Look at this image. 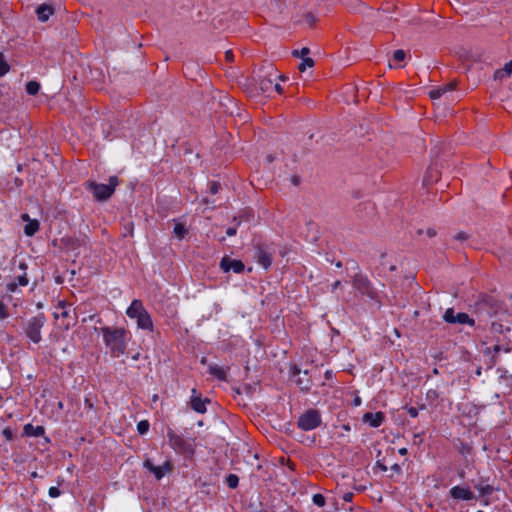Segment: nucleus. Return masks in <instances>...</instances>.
<instances>
[{
	"instance_id": "nucleus-1",
	"label": "nucleus",
	"mask_w": 512,
	"mask_h": 512,
	"mask_svg": "<svg viewBox=\"0 0 512 512\" xmlns=\"http://www.w3.org/2000/svg\"><path fill=\"white\" fill-rule=\"evenodd\" d=\"M100 332L113 357H119L125 353L129 340V332L125 328L105 326L100 328Z\"/></svg>"
},
{
	"instance_id": "nucleus-2",
	"label": "nucleus",
	"mask_w": 512,
	"mask_h": 512,
	"mask_svg": "<svg viewBox=\"0 0 512 512\" xmlns=\"http://www.w3.org/2000/svg\"><path fill=\"white\" fill-rule=\"evenodd\" d=\"M119 182L120 181L117 176H111L108 184H101L94 180H88L84 183V187L87 191L93 194L96 201L103 202L108 200L114 194Z\"/></svg>"
},
{
	"instance_id": "nucleus-3",
	"label": "nucleus",
	"mask_w": 512,
	"mask_h": 512,
	"mask_svg": "<svg viewBox=\"0 0 512 512\" xmlns=\"http://www.w3.org/2000/svg\"><path fill=\"white\" fill-rule=\"evenodd\" d=\"M352 286L361 295L366 296L372 301L380 303L379 293L366 275L356 273L352 278Z\"/></svg>"
},
{
	"instance_id": "nucleus-4",
	"label": "nucleus",
	"mask_w": 512,
	"mask_h": 512,
	"mask_svg": "<svg viewBox=\"0 0 512 512\" xmlns=\"http://www.w3.org/2000/svg\"><path fill=\"white\" fill-rule=\"evenodd\" d=\"M167 438L169 446L177 453L183 455H193L195 445L192 440L185 439L182 435L177 434L174 430L168 429Z\"/></svg>"
},
{
	"instance_id": "nucleus-5",
	"label": "nucleus",
	"mask_w": 512,
	"mask_h": 512,
	"mask_svg": "<svg viewBox=\"0 0 512 512\" xmlns=\"http://www.w3.org/2000/svg\"><path fill=\"white\" fill-rule=\"evenodd\" d=\"M45 322L46 317L43 313H40L27 321L25 325V334L34 343H39L41 341V329Z\"/></svg>"
},
{
	"instance_id": "nucleus-6",
	"label": "nucleus",
	"mask_w": 512,
	"mask_h": 512,
	"mask_svg": "<svg viewBox=\"0 0 512 512\" xmlns=\"http://www.w3.org/2000/svg\"><path fill=\"white\" fill-rule=\"evenodd\" d=\"M321 414L317 409H308L300 415L297 426L303 431L316 429L321 425Z\"/></svg>"
},
{
	"instance_id": "nucleus-7",
	"label": "nucleus",
	"mask_w": 512,
	"mask_h": 512,
	"mask_svg": "<svg viewBox=\"0 0 512 512\" xmlns=\"http://www.w3.org/2000/svg\"><path fill=\"white\" fill-rule=\"evenodd\" d=\"M449 496L454 500L470 501L475 500L474 492L468 486H454L449 490Z\"/></svg>"
},
{
	"instance_id": "nucleus-8",
	"label": "nucleus",
	"mask_w": 512,
	"mask_h": 512,
	"mask_svg": "<svg viewBox=\"0 0 512 512\" xmlns=\"http://www.w3.org/2000/svg\"><path fill=\"white\" fill-rule=\"evenodd\" d=\"M211 401L208 398H202L200 393H197L196 389H192V396L190 399V407L197 413L204 414L206 409V404H209Z\"/></svg>"
},
{
	"instance_id": "nucleus-9",
	"label": "nucleus",
	"mask_w": 512,
	"mask_h": 512,
	"mask_svg": "<svg viewBox=\"0 0 512 512\" xmlns=\"http://www.w3.org/2000/svg\"><path fill=\"white\" fill-rule=\"evenodd\" d=\"M278 78H283V76L278 75L276 70L261 76L259 79V87L262 92L270 95L272 93V85Z\"/></svg>"
},
{
	"instance_id": "nucleus-10",
	"label": "nucleus",
	"mask_w": 512,
	"mask_h": 512,
	"mask_svg": "<svg viewBox=\"0 0 512 512\" xmlns=\"http://www.w3.org/2000/svg\"><path fill=\"white\" fill-rule=\"evenodd\" d=\"M444 320L448 323H460V324H466L469 323L473 325L474 321L470 319L468 314L460 312L455 314L454 309L449 308L444 313Z\"/></svg>"
},
{
	"instance_id": "nucleus-11",
	"label": "nucleus",
	"mask_w": 512,
	"mask_h": 512,
	"mask_svg": "<svg viewBox=\"0 0 512 512\" xmlns=\"http://www.w3.org/2000/svg\"><path fill=\"white\" fill-rule=\"evenodd\" d=\"M220 267L225 272L233 270L235 273H241L245 268L242 261L231 259L228 256H225L221 259Z\"/></svg>"
},
{
	"instance_id": "nucleus-12",
	"label": "nucleus",
	"mask_w": 512,
	"mask_h": 512,
	"mask_svg": "<svg viewBox=\"0 0 512 512\" xmlns=\"http://www.w3.org/2000/svg\"><path fill=\"white\" fill-rule=\"evenodd\" d=\"M144 467L153 473L158 480L165 475V472H170L173 468L172 464L168 461L163 466H155L149 459L144 461Z\"/></svg>"
},
{
	"instance_id": "nucleus-13",
	"label": "nucleus",
	"mask_w": 512,
	"mask_h": 512,
	"mask_svg": "<svg viewBox=\"0 0 512 512\" xmlns=\"http://www.w3.org/2000/svg\"><path fill=\"white\" fill-rule=\"evenodd\" d=\"M147 310L144 308L141 300L135 299L128 307L126 314L131 319H137L140 314L145 313Z\"/></svg>"
},
{
	"instance_id": "nucleus-14",
	"label": "nucleus",
	"mask_w": 512,
	"mask_h": 512,
	"mask_svg": "<svg viewBox=\"0 0 512 512\" xmlns=\"http://www.w3.org/2000/svg\"><path fill=\"white\" fill-rule=\"evenodd\" d=\"M384 419L385 415L380 411L376 413L367 412L363 416L364 422L369 423L370 426L375 428L379 427L384 422Z\"/></svg>"
},
{
	"instance_id": "nucleus-15",
	"label": "nucleus",
	"mask_w": 512,
	"mask_h": 512,
	"mask_svg": "<svg viewBox=\"0 0 512 512\" xmlns=\"http://www.w3.org/2000/svg\"><path fill=\"white\" fill-rule=\"evenodd\" d=\"M255 257L257 259V262L264 268L267 269L268 267L271 266L272 254L267 252L263 247H257Z\"/></svg>"
},
{
	"instance_id": "nucleus-16",
	"label": "nucleus",
	"mask_w": 512,
	"mask_h": 512,
	"mask_svg": "<svg viewBox=\"0 0 512 512\" xmlns=\"http://www.w3.org/2000/svg\"><path fill=\"white\" fill-rule=\"evenodd\" d=\"M138 328L142 330H148L150 332L153 331L154 325L148 311L140 314V316L136 319Z\"/></svg>"
},
{
	"instance_id": "nucleus-17",
	"label": "nucleus",
	"mask_w": 512,
	"mask_h": 512,
	"mask_svg": "<svg viewBox=\"0 0 512 512\" xmlns=\"http://www.w3.org/2000/svg\"><path fill=\"white\" fill-rule=\"evenodd\" d=\"M227 370H229V367L225 369L216 364L209 366V373L220 381H227Z\"/></svg>"
},
{
	"instance_id": "nucleus-18",
	"label": "nucleus",
	"mask_w": 512,
	"mask_h": 512,
	"mask_svg": "<svg viewBox=\"0 0 512 512\" xmlns=\"http://www.w3.org/2000/svg\"><path fill=\"white\" fill-rule=\"evenodd\" d=\"M53 12V8L47 4H42L36 9L38 20L41 22H46Z\"/></svg>"
},
{
	"instance_id": "nucleus-19",
	"label": "nucleus",
	"mask_w": 512,
	"mask_h": 512,
	"mask_svg": "<svg viewBox=\"0 0 512 512\" xmlns=\"http://www.w3.org/2000/svg\"><path fill=\"white\" fill-rule=\"evenodd\" d=\"M45 430L43 426H33L32 424L28 423L23 428V434L25 436H32V437H40L44 435Z\"/></svg>"
},
{
	"instance_id": "nucleus-20",
	"label": "nucleus",
	"mask_w": 512,
	"mask_h": 512,
	"mask_svg": "<svg viewBox=\"0 0 512 512\" xmlns=\"http://www.w3.org/2000/svg\"><path fill=\"white\" fill-rule=\"evenodd\" d=\"M497 490V488L490 484H485V486L478 487L479 496L483 498L482 503L484 505H489L490 501L487 499V497L492 495Z\"/></svg>"
},
{
	"instance_id": "nucleus-21",
	"label": "nucleus",
	"mask_w": 512,
	"mask_h": 512,
	"mask_svg": "<svg viewBox=\"0 0 512 512\" xmlns=\"http://www.w3.org/2000/svg\"><path fill=\"white\" fill-rule=\"evenodd\" d=\"M512 74V60L504 65L503 68L498 69L494 73V79L502 80L503 78L510 77Z\"/></svg>"
},
{
	"instance_id": "nucleus-22",
	"label": "nucleus",
	"mask_w": 512,
	"mask_h": 512,
	"mask_svg": "<svg viewBox=\"0 0 512 512\" xmlns=\"http://www.w3.org/2000/svg\"><path fill=\"white\" fill-rule=\"evenodd\" d=\"M40 228V224L38 220H29V222L24 226V233L26 236H33L35 235Z\"/></svg>"
},
{
	"instance_id": "nucleus-23",
	"label": "nucleus",
	"mask_w": 512,
	"mask_h": 512,
	"mask_svg": "<svg viewBox=\"0 0 512 512\" xmlns=\"http://www.w3.org/2000/svg\"><path fill=\"white\" fill-rule=\"evenodd\" d=\"M57 309L61 310V311L60 312L59 311H55L53 313V316H54L55 319H59L60 317L61 318L69 317V311L66 309V303L64 301H59L58 302Z\"/></svg>"
},
{
	"instance_id": "nucleus-24",
	"label": "nucleus",
	"mask_w": 512,
	"mask_h": 512,
	"mask_svg": "<svg viewBox=\"0 0 512 512\" xmlns=\"http://www.w3.org/2000/svg\"><path fill=\"white\" fill-rule=\"evenodd\" d=\"M39 90H40V84L37 81H29L26 84V92L29 95L34 96V95L38 94Z\"/></svg>"
},
{
	"instance_id": "nucleus-25",
	"label": "nucleus",
	"mask_w": 512,
	"mask_h": 512,
	"mask_svg": "<svg viewBox=\"0 0 512 512\" xmlns=\"http://www.w3.org/2000/svg\"><path fill=\"white\" fill-rule=\"evenodd\" d=\"M174 234L178 239H183L187 234V229L182 223H176L174 226Z\"/></svg>"
},
{
	"instance_id": "nucleus-26",
	"label": "nucleus",
	"mask_w": 512,
	"mask_h": 512,
	"mask_svg": "<svg viewBox=\"0 0 512 512\" xmlns=\"http://www.w3.org/2000/svg\"><path fill=\"white\" fill-rule=\"evenodd\" d=\"M297 385L300 387V389L304 392H308L311 389V381L309 379H303L299 377L296 379Z\"/></svg>"
},
{
	"instance_id": "nucleus-27",
	"label": "nucleus",
	"mask_w": 512,
	"mask_h": 512,
	"mask_svg": "<svg viewBox=\"0 0 512 512\" xmlns=\"http://www.w3.org/2000/svg\"><path fill=\"white\" fill-rule=\"evenodd\" d=\"M10 70V65L5 60V57L2 53H0V77L7 74Z\"/></svg>"
},
{
	"instance_id": "nucleus-28",
	"label": "nucleus",
	"mask_w": 512,
	"mask_h": 512,
	"mask_svg": "<svg viewBox=\"0 0 512 512\" xmlns=\"http://www.w3.org/2000/svg\"><path fill=\"white\" fill-rule=\"evenodd\" d=\"M439 398V392L436 389H430L426 393V400L432 404L435 403Z\"/></svg>"
},
{
	"instance_id": "nucleus-29",
	"label": "nucleus",
	"mask_w": 512,
	"mask_h": 512,
	"mask_svg": "<svg viewBox=\"0 0 512 512\" xmlns=\"http://www.w3.org/2000/svg\"><path fill=\"white\" fill-rule=\"evenodd\" d=\"M314 66V60L310 57L302 58V62L299 64L298 69L299 71L303 72L305 71L306 67H313Z\"/></svg>"
},
{
	"instance_id": "nucleus-30",
	"label": "nucleus",
	"mask_w": 512,
	"mask_h": 512,
	"mask_svg": "<svg viewBox=\"0 0 512 512\" xmlns=\"http://www.w3.org/2000/svg\"><path fill=\"white\" fill-rule=\"evenodd\" d=\"M444 93H446V87H438L437 89H433L429 92V96L431 99H438L440 98Z\"/></svg>"
},
{
	"instance_id": "nucleus-31",
	"label": "nucleus",
	"mask_w": 512,
	"mask_h": 512,
	"mask_svg": "<svg viewBox=\"0 0 512 512\" xmlns=\"http://www.w3.org/2000/svg\"><path fill=\"white\" fill-rule=\"evenodd\" d=\"M150 424L147 420H142L137 424L139 434L144 435L148 432Z\"/></svg>"
},
{
	"instance_id": "nucleus-32",
	"label": "nucleus",
	"mask_w": 512,
	"mask_h": 512,
	"mask_svg": "<svg viewBox=\"0 0 512 512\" xmlns=\"http://www.w3.org/2000/svg\"><path fill=\"white\" fill-rule=\"evenodd\" d=\"M312 500L313 503L318 507H323L326 503L325 497L320 493L313 495Z\"/></svg>"
},
{
	"instance_id": "nucleus-33",
	"label": "nucleus",
	"mask_w": 512,
	"mask_h": 512,
	"mask_svg": "<svg viewBox=\"0 0 512 512\" xmlns=\"http://www.w3.org/2000/svg\"><path fill=\"white\" fill-rule=\"evenodd\" d=\"M10 316L7 305L0 301V319L4 320Z\"/></svg>"
},
{
	"instance_id": "nucleus-34",
	"label": "nucleus",
	"mask_w": 512,
	"mask_h": 512,
	"mask_svg": "<svg viewBox=\"0 0 512 512\" xmlns=\"http://www.w3.org/2000/svg\"><path fill=\"white\" fill-rule=\"evenodd\" d=\"M405 56H406L405 52L403 50L399 49V50L394 51L393 60L397 63H400V62L404 61Z\"/></svg>"
},
{
	"instance_id": "nucleus-35",
	"label": "nucleus",
	"mask_w": 512,
	"mask_h": 512,
	"mask_svg": "<svg viewBox=\"0 0 512 512\" xmlns=\"http://www.w3.org/2000/svg\"><path fill=\"white\" fill-rule=\"evenodd\" d=\"M490 330H491V333H493V334H502L503 333V325L498 322H492Z\"/></svg>"
},
{
	"instance_id": "nucleus-36",
	"label": "nucleus",
	"mask_w": 512,
	"mask_h": 512,
	"mask_svg": "<svg viewBox=\"0 0 512 512\" xmlns=\"http://www.w3.org/2000/svg\"><path fill=\"white\" fill-rule=\"evenodd\" d=\"M238 477L234 474H230L228 477H227V484L230 488H236L237 485H238Z\"/></svg>"
},
{
	"instance_id": "nucleus-37",
	"label": "nucleus",
	"mask_w": 512,
	"mask_h": 512,
	"mask_svg": "<svg viewBox=\"0 0 512 512\" xmlns=\"http://www.w3.org/2000/svg\"><path fill=\"white\" fill-rule=\"evenodd\" d=\"M221 189V184L217 181H212L209 183V191L211 194H217Z\"/></svg>"
},
{
	"instance_id": "nucleus-38",
	"label": "nucleus",
	"mask_w": 512,
	"mask_h": 512,
	"mask_svg": "<svg viewBox=\"0 0 512 512\" xmlns=\"http://www.w3.org/2000/svg\"><path fill=\"white\" fill-rule=\"evenodd\" d=\"M2 435L3 437L7 440V441H12L13 438H14V434H13V431L11 428L7 427L5 428L3 431H2Z\"/></svg>"
},
{
	"instance_id": "nucleus-39",
	"label": "nucleus",
	"mask_w": 512,
	"mask_h": 512,
	"mask_svg": "<svg viewBox=\"0 0 512 512\" xmlns=\"http://www.w3.org/2000/svg\"><path fill=\"white\" fill-rule=\"evenodd\" d=\"M309 52H310L309 48L303 47L300 52L297 51V50L293 51V55L296 56V57L305 58V57H307Z\"/></svg>"
},
{
	"instance_id": "nucleus-40",
	"label": "nucleus",
	"mask_w": 512,
	"mask_h": 512,
	"mask_svg": "<svg viewBox=\"0 0 512 512\" xmlns=\"http://www.w3.org/2000/svg\"><path fill=\"white\" fill-rule=\"evenodd\" d=\"M234 222H236V225L234 227H229L227 230H226V234L228 236H234L237 232V226L239 225L240 221L237 220V217H234L233 219Z\"/></svg>"
},
{
	"instance_id": "nucleus-41",
	"label": "nucleus",
	"mask_w": 512,
	"mask_h": 512,
	"mask_svg": "<svg viewBox=\"0 0 512 512\" xmlns=\"http://www.w3.org/2000/svg\"><path fill=\"white\" fill-rule=\"evenodd\" d=\"M61 494V491L57 487H50L49 496L52 498H56Z\"/></svg>"
},
{
	"instance_id": "nucleus-42",
	"label": "nucleus",
	"mask_w": 512,
	"mask_h": 512,
	"mask_svg": "<svg viewBox=\"0 0 512 512\" xmlns=\"http://www.w3.org/2000/svg\"><path fill=\"white\" fill-rule=\"evenodd\" d=\"M274 91L277 94H282L283 93V87L278 82H276V81L272 85V92H274Z\"/></svg>"
},
{
	"instance_id": "nucleus-43",
	"label": "nucleus",
	"mask_w": 512,
	"mask_h": 512,
	"mask_svg": "<svg viewBox=\"0 0 512 512\" xmlns=\"http://www.w3.org/2000/svg\"><path fill=\"white\" fill-rule=\"evenodd\" d=\"M456 240L465 241L469 238V235L466 232H459L454 237Z\"/></svg>"
},
{
	"instance_id": "nucleus-44",
	"label": "nucleus",
	"mask_w": 512,
	"mask_h": 512,
	"mask_svg": "<svg viewBox=\"0 0 512 512\" xmlns=\"http://www.w3.org/2000/svg\"><path fill=\"white\" fill-rule=\"evenodd\" d=\"M342 498H343V500L345 502H352V500L354 498V493L353 492H346V493H344Z\"/></svg>"
},
{
	"instance_id": "nucleus-45",
	"label": "nucleus",
	"mask_w": 512,
	"mask_h": 512,
	"mask_svg": "<svg viewBox=\"0 0 512 512\" xmlns=\"http://www.w3.org/2000/svg\"><path fill=\"white\" fill-rule=\"evenodd\" d=\"M407 412H408V414H409L411 417H413V418H415V417H417V416H418V409H417V408H415V407H409V408H407Z\"/></svg>"
},
{
	"instance_id": "nucleus-46",
	"label": "nucleus",
	"mask_w": 512,
	"mask_h": 512,
	"mask_svg": "<svg viewBox=\"0 0 512 512\" xmlns=\"http://www.w3.org/2000/svg\"><path fill=\"white\" fill-rule=\"evenodd\" d=\"M17 284L21 286H26L28 284V278L26 277V275L19 276Z\"/></svg>"
},
{
	"instance_id": "nucleus-47",
	"label": "nucleus",
	"mask_w": 512,
	"mask_h": 512,
	"mask_svg": "<svg viewBox=\"0 0 512 512\" xmlns=\"http://www.w3.org/2000/svg\"><path fill=\"white\" fill-rule=\"evenodd\" d=\"M18 284L16 282H10L7 284V290L10 292H14L17 289Z\"/></svg>"
},
{
	"instance_id": "nucleus-48",
	"label": "nucleus",
	"mask_w": 512,
	"mask_h": 512,
	"mask_svg": "<svg viewBox=\"0 0 512 512\" xmlns=\"http://www.w3.org/2000/svg\"><path fill=\"white\" fill-rule=\"evenodd\" d=\"M428 174H431L433 177H434V180L437 181L438 180V172L436 169H433L432 167H430L427 171Z\"/></svg>"
},
{
	"instance_id": "nucleus-49",
	"label": "nucleus",
	"mask_w": 512,
	"mask_h": 512,
	"mask_svg": "<svg viewBox=\"0 0 512 512\" xmlns=\"http://www.w3.org/2000/svg\"><path fill=\"white\" fill-rule=\"evenodd\" d=\"M84 404H85V407L89 410L93 409V407H94V404L90 398H85Z\"/></svg>"
},
{
	"instance_id": "nucleus-50",
	"label": "nucleus",
	"mask_w": 512,
	"mask_h": 512,
	"mask_svg": "<svg viewBox=\"0 0 512 512\" xmlns=\"http://www.w3.org/2000/svg\"><path fill=\"white\" fill-rule=\"evenodd\" d=\"M291 182L293 185L298 186L301 182V178L297 175L291 177Z\"/></svg>"
},
{
	"instance_id": "nucleus-51",
	"label": "nucleus",
	"mask_w": 512,
	"mask_h": 512,
	"mask_svg": "<svg viewBox=\"0 0 512 512\" xmlns=\"http://www.w3.org/2000/svg\"><path fill=\"white\" fill-rule=\"evenodd\" d=\"M443 87H446V92L447 91H452L456 87V82H450L448 84L443 85Z\"/></svg>"
},
{
	"instance_id": "nucleus-52",
	"label": "nucleus",
	"mask_w": 512,
	"mask_h": 512,
	"mask_svg": "<svg viewBox=\"0 0 512 512\" xmlns=\"http://www.w3.org/2000/svg\"><path fill=\"white\" fill-rule=\"evenodd\" d=\"M250 217H253L252 214H250V212H247V211H244L240 216L239 218H243V219H246V220H249Z\"/></svg>"
},
{
	"instance_id": "nucleus-53",
	"label": "nucleus",
	"mask_w": 512,
	"mask_h": 512,
	"mask_svg": "<svg viewBox=\"0 0 512 512\" xmlns=\"http://www.w3.org/2000/svg\"><path fill=\"white\" fill-rule=\"evenodd\" d=\"M225 57H226V60H227V61H233V57H234V56H233V52H232L231 50L227 51V52L225 53Z\"/></svg>"
},
{
	"instance_id": "nucleus-54",
	"label": "nucleus",
	"mask_w": 512,
	"mask_h": 512,
	"mask_svg": "<svg viewBox=\"0 0 512 512\" xmlns=\"http://www.w3.org/2000/svg\"><path fill=\"white\" fill-rule=\"evenodd\" d=\"M426 234L428 237L432 238L436 235V231L432 228L427 229Z\"/></svg>"
},
{
	"instance_id": "nucleus-55",
	"label": "nucleus",
	"mask_w": 512,
	"mask_h": 512,
	"mask_svg": "<svg viewBox=\"0 0 512 512\" xmlns=\"http://www.w3.org/2000/svg\"><path fill=\"white\" fill-rule=\"evenodd\" d=\"M485 484H486L485 481L480 479L477 484H474V488L478 491V487L485 486Z\"/></svg>"
},
{
	"instance_id": "nucleus-56",
	"label": "nucleus",
	"mask_w": 512,
	"mask_h": 512,
	"mask_svg": "<svg viewBox=\"0 0 512 512\" xmlns=\"http://www.w3.org/2000/svg\"><path fill=\"white\" fill-rule=\"evenodd\" d=\"M341 286V282L339 280L335 281L332 285V290H336L337 288H339Z\"/></svg>"
},
{
	"instance_id": "nucleus-57",
	"label": "nucleus",
	"mask_w": 512,
	"mask_h": 512,
	"mask_svg": "<svg viewBox=\"0 0 512 512\" xmlns=\"http://www.w3.org/2000/svg\"><path fill=\"white\" fill-rule=\"evenodd\" d=\"M392 469H393L394 471H396V472H400V471H401V467H400V465H399V464H394V465L392 466Z\"/></svg>"
},
{
	"instance_id": "nucleus-58",
	"label": "nucleus",
	"mask_w": 512,
	"mask_h": 512,
	"mask_svg": "<svg viewBox=\"0 0 512 512\" xmlns=\"http://www.w3.org/2000/svg\"><path fill=\"white\" fill-rule=\"evenodd\" d=\"M500 350H501V346H500L499 344H495V345L493 346V351H494V352L498 353Z\"/></svg>"
},
{
	"instance_id": "nucleus-59",
	"label": "nucleus",
	"mask_w": 512,
	"mask_h": 512,
	"mask_svg": "<svg viewBox=\"0 0 512 512\" xmlns=\"http://www.w3.org/2000/svg\"><path fill=\"white\" fill-rule=\"evenodd\" d=\"M408 453L407 449L406 448H401L399 449V454L401 455H406Z\"/></svg>"
},
{
	"instance_id": "nucleus-60",
	"label": "nucleus",
	"mask_w": 512,
	"mask_h": 512,
	"mask_svg": "<svg viewBox=\"0 0 512 512\" xmlns=\"http://www.w3.org/2000/svg\"><path fill=\"white\" fill-rule=\"evenodd\" d=\"M378 467L382 470V471H387V467L381 463L378 462Z\"/></svg>"
},
{
	"instance_id": "nucleus-61",
	"label": "nucleus",
	"mask_w": 512,
	"mask_h": 512,
	"mask_svg": "<svg viewBox=\"0 0 512 512\" xmlns=\"http://www.w3.org/2000/svg\"><path fill=\"white\" fill-rule=\"evenodd\" d=\"M22 219H23L24 221H28V222H29V220H30V218H29V215H28V214H23V215H22Z\"/></svg>"
},
{
	"instance_id": "nucleus-62",
	"label": "nucleus",
	"mask_w": 512,
	"mask_h": 512,
	"mask_svg": "<svg viewBox=\"0 0 512 512\" xmlns=\"http://www.w3.org/2000/svg\"><path fill=\"white\" fill-rule=\"evenodd\" d=\"M293 374H294V376L299 375L300 374V369H298L297 367H294Z\"/></svg>"
},
{
	"instance_id": "nucleus-63",
	"label": "nucleus",
	"mask_w": 512,
	"mask_h": 512,
	"mask_svg": "<svg viewBox=\"0 0 512 512\" xmlns=\"http://www.w3.org/2000/svg\"><path fill=\"white\" fill-rule=\"evenodd\" d=\"M416 439H419V442H421V441H422V439H421V436H420V435H415V436H414V442H415V443H416Z\"/></svg>"
},
{
	"instance_id": "nucleus-64",
	"label": "nucleus",
	"mask_w": 512,
	"mask_h": 512,
	"mask_svg": "<svg viewBox=\"0 0 512 512\" xmlns=\"http://www.w3.org/2000/svg\"><path fill=\"white\" fill-rule=\"evenodd\" d=\"M389 270H390V271H395V270H396V266H395V265H391V266L389 267Z\"/></svg>"
}]
</instances>
